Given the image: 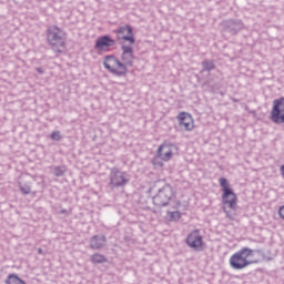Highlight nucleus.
I'll return each mask as SVG.
<instances>
[{"instance_id":"obj_1","label":"nucleus","mask_w":284,"mask_h":284,"mask_svg":"<svg viewBox=\"0 0 284 284\" xmlns=\"http://www.w3.org/2000/svg\"><path fill=\"white\" fill-rule=\"evenodd\" d=\"M103 65L114 77H125L128 68L134 65V49L131 45L123 44L121 60L114 55H106Z\"/></svg>"},{"instance_id":"obj_2","label":"nucleus","mask_w":284,"mask_h":284,"mask_svg":"<svg viewBox=\"0 0 284 284\" xmlns=\"http://www.w3.org/2000/svg\"><path fill=\"white\" fill-rule=\"evenodd\" d=\"M253 255L254 250L250 247H243L230 257V266L232 270H245V267L253 265L254 261L250 260Z\"/></svg>"},{"instance_id":"obj_3","label":"nucleus","mask_w":284,"mask_h":284,"mask_svg":"<svg viewBox=\"0 0 284 284\" xmlns=\"http://www.w3.org/2000/svg\"><path fill=\"white\" fill-rule=\"evenodd\" d=\"M47 39L53 52H57L58 54L65 52V32H63L59 27H49Z\"/></svg>"},{"instance_id":"obj_4","label":"nucleus","mask_w":284,"mask_h":284,"mask_svg":"<svg viewBox=\"0 0 284 284\" xmlns=\"http://www.w3.org/2000/svg\"><path fill=\"white\" fill-rule=\"evenodd\" d=\"M128 183H130V174H128V172L121 171L116 168L111 169L109 174V186L111 190L125 187Z\"/></svg>"},{"instance_id":"obj_5","label":"nucleus","mask_w":284,"mask_h":284,"mask_svg":"<svg viewBox=\"0 0 284 284\" xmlns=\"http://www.w3.org/2000/svg\"><path fill=\"white\" fill-rule=\"evenodd\" d=\"M220 185L222 186V203L223 205H229L230 210H236V193L232 191V187H230V182H227V179L221 178L219 180Z\"/></svg>"},{"instance_id":"obj_6","label":"nucleus","mask_w":284,"mask_h":284,"mask_svg":"<svg viewBox=\"0 0 284 284\" xmlns=\"http://www.w3.org/2000/svg\"><path fill=\"white\" fill-rule=\"evenodd\" d=\"M174 156L173 144L163 143L159 146L156 155L153 158L152 163L156 168H163V161L168 162Z\"/></svg>"},{"instance_id":"obj_7","label":"nucleus","mask_w":284,"mask_h":284,"mask_svg":"<svg viewBox=\"0 0 284 284\" xmlns=\"http://www.w3.org/2000/svg\"><path fill=\"white\" fill-rule=\"evenodd\" d=\"M172 186L170 184L164 185L162 189H159L158 194L153 196V203L158 207H165L170 200L172 199Z\"/></svg>"},{"instance_id":"obj_8","label":"nucleus","mask_w":284,"mask_h":284,"mask_svg":"<svg viewBox=\"0 0 284 284\" xmlns=\"http://www.w3.org/2000/svg\"><path fill=\"white\" fill-rule=\"evenodd\" d=\"M271 121L277 125H282V123H284V98L275 99L273 101Z\"/></svg>"},{"instance_id":"obj_9","label":"nucleus","mask_w":284,"mask_h":284,"mask_svg":"<svg viewBox=\"0 0 284 284\" xmlns=\"http://www.w3.org/2000/svg\"><path fill=\"white\" fill-rule=\"evenodd\" d=\"M186 245L194 250L195 252L203 251V235H201V231L194 230L186 237Z\"/></svg>"},{"instance_id":"obj_10","label":"nucleus","mask_w":284,"mask_h":284,"mask_svg":"<svg viewBox=\"0 0 284 284\" xmlns=\"http://www.w3.org/2000/svg\"><path fill=\"white\" fill-rule=\"evenodd\" d=\"M179 125L181 130H184L185 132H191V130H194V120H192V115L185 112H181L178 115Z\"/></svg>"},{"instance_id":"obj_11","label":"nucleus","mask_w":284,"mask_h":284,"mask_svg":"<svg viewBox=\"0 0 284 284\" xmlns=\"http://www.w3.org/2000/svg\"><path fill=\"white\" fill-rule=\"evenodd\" d=\"M223 26L231 34H236L243 30V22L241 20H226L223 22Z\"/></svg>"},{"instance_id":"obj_12","label":"nucleus","mask_w":284,"mask_h":284,"mask_svg":"<svg viewBox=\"0 0 284 284\" xmlns=\"http://www.w3.org/2000/svg\"><path fill=\"white\" fill-rule=\"evenodd\" d=\"M116 41H114L112 38L108 36H103L99 38L95 42L97 50H105L108 48H112L115 45Z\"/></svg>"},{"instance_id":"obj_13","label":"nucleus","mask_w":284,"mask_h":284,"mask_svg":"<svg viewBox=\"0 0 284 284\" xmlns=\"http://www.w3.org/2000/svg\"><path fill=\"white\" fill-rule=\"evenodd\" d=\"M92 250H101L105 246V236L104 235H94L90 242Z\"/></svg>"},{"instance_id":"obj_14","label":"nucleus","mask_w":284,"mask_h":284,"mask_svg":"<svg viewBox=\"0 0 284 284\" xmlns=\"http://www.w3.org/2000/svg\"><path fill=\"white\" fill-rule=\"evenodd\" d=\"M120 32L122 34H126V36L122 37V39L124 41H129L130 43H134V36L132 34V27H130V26L122 27V28H120Z\"/></svg>"},{"instance_id":"obj_15","label":"nucleus","mask_w":284,"mask_h":284,"mask_svg":"<svg viewBox=\"0 0 284 284\" xmlns=\"http://www.w3.org/2000/svg\"><path fill=\"white\" fill-rule=\"evenodd\" d=\"M51 170H53V174L54 176H63V174H65V172H68V169L65 168V165H61V166H51Z\"/></svg>"},{"instance_id":"obj_16","label":"nucleus","mask_w":284,"mask_h":284,"mask_svg":"<svg viewBox=\"0 0 284 284\" xmlns=\"http://www.w3.org/2000/svg\"><path fill=\"white\" fill-rule=\"evenodd\" d=\"M91 263H108V258L103 254L95 253L91 256Z\"/></svg>"},{"instance_id":"obj_17","label":"nucleus","mask_w":284,"mask_h":284,"mask_svg":"<svg viewBox=\"0 0 284 284\" xmlns=\"http://www.w3.org/2000/svg\"><path fill=\"white\" fill-rule=\"evenodd\" d=\"M202 68H203L204 72H212V70H214V68H215L214 61H212V60H204L202 62Z\"/></svg>"},{"instance_id":"obj_18","label":"nucleus","mask_w":284,"mask_h":284,"mask_svg":"<svg viewBox=\"0 0 284 284\" xmlns=\"http://www.w3.org/2000/svg\"><path fill=\"white\" fill-rule=\"evenodd\" d=\"M168 216H170L172 221H179L181 219V212L179 211L168 212Z\"/></svg>"},{"instance_id":"obj_19","label":"nucleus","mask_w":284,"mask_h":284,"mask_svg":"<svg viewBox=\"0 0 284 284\" xmlns=\"http://www.w3.org/2000/svg\"><path fill=\"white\" fill-rule=\"evenodd\" d=\"M50 139H52V141H61V139H63V136H61L60 131H53L50 135Z\"/></svg>"},{"instance_id":"obj_20","label":"nucleus","mask_w":284,"mask_h":284,"mask_svg":"<svg viewBox=\"0 0 284 284\" xmlns=\"http://www.w3.org/2000/svg\"><path fill=\"white\" fill-rule=\"evenodd\" d=\"M20 192H22V194H30V192H32V189L30 187V185H20Z\"/></svg>"},{"instance_id":"obj_21","label":"nucleus","mask_w":284,"mask_h":284,"mask_svg":"<svg viewBox=\"0 0 284 284\" xmlns=\"http://www.w3.org/2000/svg\"><path fill=\"white\" fill-rule=\"evenodd\" d=\"M278 215L284 220V205L280 207Z\"/></svg>"},{"instance_id":"obj_22","label":"nucleus","mask_w":284,"mask_h":284,"mask_svg":"<svg viewBox=\"0 0 284 284\" xmlns=\"http://www.w3.org/2000/svg\"><path fill=\"white\" fill-rule=\"evenodd\" d=\"M280 172H281L282 178L284 179V164H283V165H281V168H280Z\"/></svg>"},{"instance_id":"obj_23","label":"nucleus","mask_w":284,"mask_h":284,"mask_svg":"<svg viewBox=\"0 0 284 284\" xmlns=\"http://www.w3.org/2000/svg\"><path fill=\"white\" fill-rule=\"evenodd\" d=\"M37 72H39L40 74H43V70H41V68H38Z\"/></svg>"},{"instance_id":"obj_24","label":"nucleus","mask_w":284,"mask_h":284,"mask_svg":"<svg viewBox=\"0 0 284 284\" xmlns=\"http://www.w3.org/2000/svg\"><path fill=\"white\" fill-rule=\"evenodd\" d=\"M38 254H43V250H42V248H39V250H38Z\"/></svg>"}]
</instances>
